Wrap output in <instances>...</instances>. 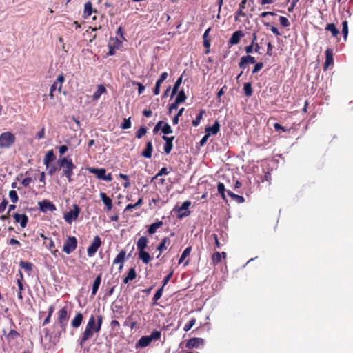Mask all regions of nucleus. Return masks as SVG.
Listing matches in <instances>:
<instances>
[{
  "label": "nucleus",
  "instance_id": "nucleus-1",
  "mask_svg": "<svg viewBox=\"0 0 353 353\" xmlns=\"http://www.w3.org/2000/svg\"><path fill=\"white\" fill-rule=\"evenodd\" d=\"M103 316L101 314H92L85 327L81 336L79 339V344L83 347L85 343L91 339L95 333H99L101 329Z\"/></svg>",
  "mask_w": 353,
  "mask_h": 353
},
{
  "label": "nucleus",
  "instance_id": "nucleus-2",
  "mask_svg": "<svg viewBox=\"0 0 353 353\" xmlns=\"http://www.w3.org/2000/svg\"><path fill=\"white\" fill-rule=\"evenodd\" d=\"M60 169H62L63 176H65L69 182L72 181V176L73 174V170L75 165L72 160L68 157L60 158L58 161Z\"/></svg>",
  "mask_w": 353,
  "mask_h": 353
},
{
  "label": "nucleus",
  "instance_id": "nucleus-3",
  "mask_svg": "<svg viewBox=\"0 0 353 353\" xmlns=\"http://www.w3.org/2000/svg\"><path fill=\"white\" fill-rule=\"evenodd\" d=\"M16 137L10 132H3L0 134V148H9L15 142Z\"/></svg>",
  "mask_w": 353,
  "mask_h": 353
},
{
  "label": "nucleus",
  "instance_id": "nucleus-4",
  "mask_svg": "<svg viewBox=\"0 0 353 353\" xmlns=\"http://www.w3.org/2000/svg\"><path fill=\"white\" fill-rule=\"evenodd\" d=\"M80 213V209L77 205H73L72 209L69 212H67L64 214L63 218L65 222L69 224H71L73 221H76L79 216Z\"/></svg>",
  "mask_w": 353,
  "mask_h": 353
},
{
  "label": "nucleus",
  "instance_id": "nucleus-5",
  "mask_svg": "<svg viewBox=\"0 0 353 353\" xmlns=\"http://www.w3.org/2000/svg\"><path fill=\"white\" fill-rule=\"evenodd\" d=\"M77 247V240L74 236H68L63 246V251L69 254Z\"/></svg>",
  "mask_w": 353,
  "mask_h": 353
},
{
  "label": "nucleus",
  "instance_id": "nucleus-6",
  "mask_svg": "<svg viewBox=\"0 0 353 353\" xmlns=\"http://www.w3.org/2000/svg\"><path fill=\"white\" fill-rule=\"evenodd\" d=\"M101 245V241L99 236H94L92 243L88 248L87 252L88 255L91 257L93 256L97 252V250Z\"/></svg>",
  "mask_w": 353,
  "mask_h": 353
},
{
  "label": "nucleus",
  "instance_id": "nucleus-7",
  "mask_svg": "<svg viewBox=\"0 0 353 353\" xmlns=\"http://www.w3.org/2000/svg\"><path fill=\"white\" fill-rule=\"evenodd\" d=\"M40 210L46 212L48 211L53 212L56 210V206L48 200H43L39 203Z\"/></svg>",
  "mask_w": 353,
  "mask_h": 353
},
{
  "label": "nucleus",
  "instance_id": "nucleus-8",
  "mask_svg": "<svg viewBox=\"0 0 353 353\" xmlns=\"http://www.w3.org/2000/svg\"><path fill=\"white\" fill-rule=\"evenodd\" d=\"M191 205V202L189 201H186L183 202L181 207H179L178 212V217L182 218L184 216H188L190 214V212L188 210L189 207Z\"/></svg>",
  "mask_w": 353,
  "mask_h": 353
},
{
  "label": "nucleus",
  "instance_id": "nucleus-9",
  "mask_svg": "<svg viewBox=\"0 0 353 353\" xmlns=\"http://www.w3.org/2000/svg\"><path fill=\"white\" fill-rule=\"evenodd\" d=\"M204 343L203 339L201 338H192L189 339L186 343V347L188 348H197Z\"/></svg>",
  "mask_w": 353,
  "mask_h": 353
},
{
  "label": "nucleus",
  "instance_id": "nucleus-10",
  "mask_svg": "<svg viewBox=\"0 0 353 353\" xmlns=\"http://www.w3.org/2000/svg\"><path fill=\"white\" fill-rule=\"evenodd\" d=\"M68 317L67 308L65 307L61 308L59 312V323L61 327L65 325Z\"/></svg>",
  "mask_w": 353,
  "mask_h": 353
},
{
  "label": "nucleus",
  "instance_id": "nucleus-11",
  "mask_svg": "<svg viewBox=\"0 0 353 353\" xmlns=\"http://www.w3.org/2000/svg\"><path fill=\"white\" fill-rule=\"evenodd\" d=\"M256 62L255 58L250 55L243 56L241 58L239 66L241 69H245L248 64L254 63Z\"/></svg>",
  "mask_w": 353,
  "mask_h": 353
},
{
  "label": "nucleus",
  "instance_id": "nucleus-12",
  "mask_svg": "<svg viewBox=\"0 0 353 353\" xmlns=\"http://www.w3.org/2000/svg\"><path fill=\"white\" fill-rule=\"evenodd\" d=\"M106 92H107V90L103 85H102V84L98 85L97 90L94 92V94L92 97V100L98 101L99 99V98L101 97V96L103 94H105Z\"/></svg>",
  "mask_w": 353,
  "mask_h": 353
},
{
  "label": "nucleus",
  "instance_id": "nucleus-13",
  "mask_svg": "<svg viewBox=\"0 0 353 353\" xmlns=\"http://www.w3.org/2000/svg\"><path fill=\"white\" fill-rule=\"evenodd\" d=\"M244 36V34L242 31L238 30L234 32L231 38L230 39L229 43L230 45H236L239 43L240 39Z\"/></svg>",
  "mask_w": 353,
  "mask_h": 353
},
{
  "label": "nucleus",
  "instance_id": "nucleus-14",
  "mask_svg": "<svg viewBox=\"0 0 353 353\" xmlns=\"http://www.w3.org/2000/svg\"><path fill=\"white\" fill-rule=\"evenodd\" d=\"M14 219L16 222L20 223L21 228H25L28 221V216L26 214H14Z\"/></svg>",
  "mask_w": 353,
  "mask_h": 353
},
{
  "label": "nucleus",
  "instance_id": "nucleus-15",
  "mask_svg": "<svg viewBox=\"0 0 353 353\" xmlns=\"http://www.w3.org/2000/svg\"><path fill=\"white\" fill-rule=\"evenodd\" d=\"M163 140L165 141V144L164 145V151L165 152L168 154L170 153L172 149V141L174 140V137H168L166 136L163 137Z\"/></svg>",
  "mask_w": 353,
  "mask_h": 353
},
{
  "label": "nucleus",
  "instance_id": "nucleus-16",
  "mask_svg": "<svg viewBox=\"0 0 353 353\" xmlns=\"http://www.w3.org/2000/svg\"><path fill=\"white\" fill-rule=\"evenodd\" d=\"M89 171L90 173L94 174L99 179L104 180L106 170L104 168H90Z\"/></svg>",
  "mask_w": 353,
  "mask_h": 353
},
{
  "label": "nucleus",
  "instance_id": "nucleus-17",
  "mask_svg": "<svg viewBox=\"0 0 353 353\" xmlns=\"http://www.w3.org/2000/svg\"><path fill=\"white\" fill-rule=\"evenodd\" d=\"M220 130L219 123L216 121L212 126H208L205 128V134L210 133V136L212 134H216Z\"/></svg>",
  "mask_w": 353,
  "mask_h": 353
},
{
  "label": "nucleus",
  "instance_id": "nucleus-18",
  "mask_svg": "<svg viewBox=\"0 0 353 353\" xmlns=\"http://www.w3.org/2000/svg\"><path fill=\"white\" fill-rule=\"evenodd\" d=\"M83 319V314L80 312L77 313L71 322L72 326L74 328L79 327L82 323Z\"/></svg>",
  "mask_w": 353,
  "mask_h": 353
},
{
  "label": "nucleus",
  "instance_id": "nucleus-19",
  "mask_svg": "<svg viewBox=\"0 0 353 353\" xmlns=\"http://www.w3.org/2000/svg\"><path fill=\"white\" fill-rule=\"evenodd\" d=\"M100 197L105 205L106 206L108 210H111L112 208V199L107 196V195L104 192L100 193Z\"/></svg>",
  "mask_w": 353,
  "mask_h": 353
},
{
  "label": "nucleus",
  "instance_id": "nucleus-20",
  "mask_svg": "<svg viewBox=\"0 0 353 353\" xmlns=\"http://www.w3.org/2000/svg\"><path fill=\"white\" fill-rule=\"evenodd\" d=\"M101 282V275L99 274L96 277V279H94V283L92 284V296H94L97 294V292L99 290V288L100 286Z\"/></svg>",
  "mask_w": 353,
  "mask_h": 353
},
{
  "label": "nucleus",
  "instance_id": "nucleus-21",
  "mask_svg": "<svg viewBox=\"0 0 353 353\" xmlns=\"http://www.w3.org/2000/svg\"><path fill=\"white\" fill-rule=\"evenodd\" d=\"M153 150L152 143L151 141H148L146 143V148L142 152V156L145 158H150L152 157V152Z\"/></svg>",
  "mask_w": 353,
  "mask_h": 353
},
{
  "label": "nucleus",
  "instance_id": "nucleus-22",
  "mask_svg": "<svg viewBox=\"0 0 353 353\" xmlns=\"http://www.w3.org/2000/svg\"><path fill=\"white\" fill-rule=\"evenodd\" d=\"M139 258L145 264H148L150 262V261L151 260V256H150V254L148 252H145V250L139 252Z\"/></svg>",
  "mask_w": 353,
  "mask_h": 353
},
{
  "label": "nucleus",
  "instance_id": "nucleus-23",
  "mask_svg": "<svg viewBox=\"0 0 353 353\" xmlns=\"http://www.w3.org/2000/svg\"><path fill=\"white\" fill-rule=\"evenodd\" d=\"M147 245L148 239L145 236L141 237L137 243V247L139 251L144 250L145 248L147 247Z\"/></svg>",
  "mask_w": 353,
  "mask_h": 353
},
{
  "label": "nucleus",
  "instance_id": "nucleus-24",
  "mask_svg": "<svg viewBox=\"0 0 353 353\" xmlns=\"http://www.w3.org/2000/svg\"><path fill=\"white\" fill-rule=\"evenodd\" d=\"M325 52H326V59H325V69H326L330 65L332 64L333 61H334L332 50L327 49Z\"/></svg>",
  "mask_w": 353,
  "mask_h": 353
},
{
  "label": "nucleus",
  "instance_id": "nucleus-25",
  "mask_svg": "<svg viewBox=\"0 0 353 353\" xmlns=\"http://www.w3.org/2000/svg\"><path fill=\"white\" fill-rule=\"evenodd\" d=\"M125 256V252L123 250H121L116 256V258L114 259L113 263L114 264L121 263L120 268H122V263L124 262Z\"/></svg>",
  "mask_w": 353,
  "mask_h": 353
},
{
  "label": "nucleus",
  "instance_id": "nucleus-26",
  "mask_svg": "<svg viewBox=\"0 0 353 353\" xmlns=\"http://www.w3.org/2000/svg\"><path fill=\"white\" fill-rule=\"evenodd\" d=\"M54 159V154L52 150H49L45 155L43 159V163L48 167L49 165V163L53 161Z\"/></svg>",
  "mask_w": 353,
  "mask_h": 353
},
{
  "label": "nucleus",
  "instance_id": "nucleus-27",
  "mask_svg": "<svg viewBox=\"0 0 353 353\" xmlns=\"http://www.w3.org/2000/svg\"><path fill=\"white\" fill-rule=\"evenodd\" d=\"M163 225L162 221H158L151 224L148 230V232L150 234H153L156 232L157 230Z\"/></svg>",
  "mask_w": 353,
  "mask_h": 353
},
{
  "label": "nucleus",
  "instance_id": "nucleus-28",
  "mask_svg": "<svg viewBox=\"0 0 353 353\" xmlns=\"http://www.w3.org/2000/svg\"><path fill=\"white\" fill-rule=\"evenodd\" d=\"M136 277V272L134 268H130L127 276L123 279L124 283H128L130 281L134 279Z\"/></svg>",
  "mask_w": 353,
  "mask_h": 353
},
{
  "label": "nucleus",
  "instance_id": "nucleus-29",
  "mask_svg": "<svg viewBox=\"0 0 353 353\" xmlns=\"http://www.w3.org/2000/svg\"><path fill=\"white\" fill-rule=\"evenodd\" d=\"M151 340L150 339V337L148 336H142L139 340V345L140 347H145L146 346H148L150 343H151Z\"/></svg>",
  "mask_w": 353,
  "mask_h": 353
},
{
  "label": "nucleus",
  "instance_id": "nucleus-30",
  "mask_svg": "<svg viewBox=\"0 0 353 353\" xmlns=\"http://www.w3.org/2000/svg\"><path fill=\"white\" fill-rule=\"evenodd\" d=\"M84 14L85 17L91 15L92 12V5L90 1H88L84 5Z\"/></svg>",
  "mask_w": 353,
  "mask_h": 353
},
{
  "label": "nucleus",
  "instance_id": "nucleus-31",
  "mask_svg": "<svg viewBox=\"0 0 353 353\" xmlns=\"http://www.w3.org/2000/svg\"><path fill=\"white\" fill-rule=\"evenodd\" d=\"M326 30L330 31L333 37H336L339 34V31L337 30L334 24L328 23L325 28Z\"/></svg>",
  "mask_w": 353,
  "mask_h": 353
},
{
  "label": "nucleus",
  "instance_id": "nucleus-32",
  "mask_svg": "<svg viewBox=\"0 0 353 353\" xmlns=\"http://www.w3.org/2000/svg\"><path fill=\"white\" fill-rule=\"evenodd\" d=\"M6 336L8 341H11L18 338L19 334L14 330H10Z\"/></svg>",
  "mask_w": 353,
  "mask_h": 353
},
{
  "label": "nucleus",
  "instance_id": "nucleus-33",
  "mask_svg": "<svg viewBox=\"0 0 353 353\" xmlns=\"http://www.w3.org/2000/svg\"><path fill=\"white\" fill-rule=\"evenodd\" d=\"M227 193L229 196H230L232 199H234L236 202H238L239 203H242L245 201V199L243 196L235 194L230 190H228Z\"/></svg>",
  "mask_w": 353,
  "mask_h": 353
},
{
  "label": "nucleus",
  "instance_id": "nucleus-34",
  "mask_svg": "<svg viewBox=\"0 0 353 353\" xmlns=\"http://www.w3.org/2000/svg\"><path fill=\"white\" fill-rule=\"evenodd\" d=\"M142 203H143V198H139V200L137 201V202L135 204H128L125 207L124 211L127 212V211L131 210L133 208H139V207H140L142 205Z\"/></svg>",
  "mask_w": 353,
  "mask_h": 353
},
{
  "label": "nucleus",
  "instance_id": "nucleus-35",
  "mask_svg": "<svg viewBox=\"0 0 353 353\" xmlns=\"http://www.w3.org/2000/svg\"><path fill=\"white\" fill-rule=\"evenodd\" d=\"M170 242V240L169 238L165 237L163 239L161 243L159 244V245L157 248V250H159L161 252H162L163 250L167 249V244H169Z\"/></svg>",
  "mask_w": 353,
  "mask_h": 353
},
{
  "label": "nucleus",
  "instance_id": "nucleus-36",
  "mask_svg": "<svg viewBox=\"0 0 353 353\" xmlns=\"http://www.w3.org/2000/svg\"><path fill=\"white\" fill-rule=\"evenodd\" d=\"M243 90H244L245 94L247 97H250L253 93L251 83H245L243 86Z\"/></svg>",
  "mask_w": 353,
  "mask_h": 353
},
{
  "label": "nucleus",
  "instance_id": "nucleus-37",
  "mask_svg": "<svg viewBox=\"0 0 353 353\" xmlns=\"http://www.w3.org/2000/svg\"><path fill=\"white\" fill-rule=\"evenodd\" d=\"M20 266L28 272H30L32 270L33 265L30 262L21 261Z\"/></svg>",
  "mask_w": 353,
  "mask_h": 353
},
{
  "label": "nucleus",
  "instance_id": "nucleus-38",
  "mask_svg": "<svg viewBox=\"0 0 353 353\" xmlns=\"http://www.w3.org/2000/svg\"><path fill=\"white\" fill-rule=\"evenodd\" d=\"M186 99V96L184 91L181 90L178 93V95L175 99L176 103H181Z\"/></svg>",
  "mask_w": 353,
  "mask_h": 353
},
{
  "label": "nucleus",
  "instance_id": "nucleus-39",
  "mask_svg": "<svg viewBox=\"0 0 353 353\" xmlns=\"http://www.w3.org/2000/svg\"><path fill=\"white\" fill-rule=\"evenodd\" d=\"M182 83V77H179L176 81L174 83V88L172 91L171 97H172L174 95H175L179 90V86L181 85Z\"/></svg>",
  "mask_w": 353,
  "mask_h": 353
},
{
  "label": "nucleus",
  "instance_id": "nucleus-40",
  "mask_svg": "<svg viewBox=\"0 0 353 353\" xmlns=\"http://www.w3.org/2000/svg\"><path fill=\"white\" fill-rule=\"evenodd\" d=\"M65 81V77L63 74L59 75L55 81V82L59 85L58 92H60L61 91L62 85Z\"/></svg>",
  "mask_w": 353,
  "mask_h": 353
},
{
  "label": "nucleus",
  "instance_id": "nucleus-41",
  "mask_svg": "<svg viewBox=\"0 0 353 353\" xmlns=\"http://www.w3.org/2000/svg\"><path fill=\"white\" fill-rule=\"evenodd\" d=\"M191 250H192L191 247H188L187 248H185L184 250V251L183 252V253L179 260V263H181L183 261V260L190 254Z\"/></svg>",
  "mask_w": 353,
  "mask_h": 353
},
{
  "label": "nucleus",
  "instance_id": "nucleus-42",
  "mask_svg": "<svg viewBox=\"0 0 353 353\" xmlns=\"http://www.w3.org/2000/svg\"><path fill=\"white\" fill-rule=\"evenodd\" d=\"M217 190H218L219 193L221 194L222 199L225 200V188L224 184L222 183H219L218 185H217Z\"/></svg>",
  "mask_w": 353,
  "mask_h": 353
},
{
  "label": "nucleus",
  "instance_id": "nucleus-43",
  "mask_svg": "<svg viewBox=\"0 0 353 353\" xmlns=\"http://www.w3.org/2000/svg\"><path fill=\"white\" fill-rule=\"evenodd\" d=\"M205 111L201 110L199 112V114L197 115L196 119L192 121V125L195 127L198 126L200 123V121L203 117V114H204Z\"/></svg>",
  "mask_w": 353,
  "mask_h": 353
},
{
  "label": "nucleus",
  "instance_id": "nucleus-44",
  "mask_svg": "<svg viewBox=\"0 0 353 353\" xmlns=\"http://www.w3.org/2000/svg\"><path fill=\"white\" fill-rule=\"evenodd\" d=\"M196 323V319H190L185 325H184V327H183V330L185 332H188L189 331L195 324Z\"/></svg>",
  "mask_w": 353,
  "mask_h": 353
},
{
  "label": "nucleus",
  "instance_id": "nucleus-45",
  "mask_svg": "<svg viewBox=\"0 0 353 353\" xmlns=\"http://www.w3.org/2000/svg\"><path fill=\"white\" fill-rule=\"evenodd\" d=\"M342 33L344 39H346L348 34V25L347 21H344L342 23Z\"/></svg>",
  "mask_w": 353,
  "mask_h": 353
},
{
  "label": "nucleus",
  "instance_id": "nucleus-46",
  "mask_svg": "<svg viewBox=\"0 0 353 353\" xmlns=\"http://www.w3.org/2000/svg\"><path fill=\"white\" fill-rule=\"evenodd\" d=\"M161 333L160 331L154 330L151 332L150 335L148 336L151 341L158 340L160 339Z\"/></svg>",
  "mask_w": 353,
  "mask_h": 353
},
{
  "label": "nucleus",
  "instance_id": "nucleus-47",
  "mask_svg": "<svg viewBox=\"0 0 353 353\" xmlns=\"http://www.w3.org/2000/svg\"><path fill=\"white\" fill-rule=\"evenodd\" d=\"M9 196H10V199L11 200V201L13 203H15L18 201V195H17V193L15 190H10L9 192Z\"/></svg>",
  "mask_w": 353,
  "mask_h": 353
},
{
  "label": "nucleus",
  "instance_id": "nucleus-48",
  "mask_svg": "<svg viewBox=\"0 0 353 353\" xmlns=\"http://www.w3.org/2000/svg\"><path fill=\"white\" fill-rule=\"evenodd\" d=\"M147 132V129L145 127H141L137 132H136V137L138 139H141L143 135H145Z\"/></svg>",
  "mask_w": 353,
  "mask_h": 353
},
{
  "label": "nucleus",
  "instance_id": "nucleus-49",
  "mask_svg": "<svg viewBox=\"0 0 353 353\" xmlns=\"http://www.w3.org/2000/svg\"><path fill=\"white\" fill-rule=\"evenodd\" d=\"M131 127V121H130V117L128 119H125L121 125V128L122 129H129Z\"/></svg>",
  "mask_w": 353,
  "mask_h": 353
},
{
  "label": "nucleus",
  "instance_id": "nucleus-50",
  "mask_svg": "<svg viewBox=\"0 0 353 353\" xmlns=\"http://www.w3.org/2000/svg\"><path fill=\"white\" fill-rule=\"evenodd\" d=\"M161 131L164 134H171L172 132V130L168 123H165L161 128Z\"/></svg>",
  "mask_w": 353,
  "mask_h": 353
},
{
  "label": "nucleus",
  "instance_id": "nucleus-51",
  "mask_svg": "<svg viewBox=\"0 0 353 353\" xmlns=\"http://www.w3.org/2000/svg\"><path fill=\"white\" fill-rule=\"evenodd\" d=\"M279 22L283 27H288L290 25L289 20L285 17H280Z\"/></svg>",
  "mask_w": 353,
  "mask_h": 353
},
{
  "label": "nucleus",
  "instance_id": "nucleus-52",
  "mask_svg": "<svg viewBox=\"0 0 353 353\" xmlns=\"http://www.w3.org/2000/svg\"><path fill=\"white\" fill-rule=\"evenodd\" d=\"M264 26L266 27H270V30L275 35H276V36L281 35V33L278 30L277 28H276L275 26H271L269 23H264Z\"/></svg>",
  "mask_w": 353,
  "mask_h": 353
},
{
  "label": "nucleus",
  "instance_id": "nucleus-53",
  "mask_svg": "<svg viewBox=\"0 0 353 353\" xmlns=\"http://www.w3.org/2000/svg\"><path fill=\"white\" fill-rule=\"evenodd\" d=\"M163 287H161L160 289H159L156 293L154 294V296H153V300L154 301H158L159 299H160V298L162 296V293H163Z\"/></svg>",
  "mask_w": 353,
  "mask_h": 353
},
{
  "label": "nucleus",
  "instance_id": "nucleus-54",
  "mask_svg": "<svg viewBox=\"0 0 353 353\" xmlns=\"http://www.w3.org/2000/svg\"><path fill=\"white\" fill-rule=\"evenodd\" d=\"M221 254L219 252H216L213 254L212 261L214 263H218L219 262L221 261Z\"/></svg>",
  "mask_w": 353,
  "mask_h": 353
},
{
  "label": "nucleus",
  "instance_id": "nucleus-55",
  "mask_svg": "<svg viewBox=\"0 0 353 353\" xmlns=\"http://www.w3.org/2000/svg\"><path fill=\"white\" fill-rule=\"evenodd\" d=\"M263 67V63H257L254 65V68L252 70V73L255 74V73L258 72L259 71H260L262 69Z\"/></svg>",
  "mask_w": 353,
  "mask_h": 353
},
{
  "label": "nucleus",
  "instance_id": "nucleus-56",
  "mask_svg": "<svg viewBox=\"0 0 353 353\" xmlns=\"http://www.w3.org/2000/svg\"><path fill=\"white\" fill-rule=\"evenodd\" d=\"M110 327L112 330H117L120 327L119 321L117 320H112L110 323Z\"/></svg>",
  "mask_w": 353,
  "mask_h": 353
},
{
  "label": "nucleus",
  "instance_id": "nucleus-57",
  "mask_svg": "<svg viewBox=\"0 0 353 353\" xmlns=\"http://www.w3.org/2000/svg\"><path fill=\"white\" fill-rule=\"evenodd\" d=\"M168 173H169V172L168 171L166 168H162L159 170L158 174L156 175V177H158L159 176H162V175H167Z\"/></svg>",
  "mask_w": 353,
  "mask_h": 353
},
{
  "label": "nucleus",
  "instance_id": "nucleus-58",
  "mask_svg": "<svg viewBox=\"0 0 353 353\" xmlns=\"http://www.w3.org/2000/svg\"><path fill=\"white\" fill-rule=\"evenodd\" d=\"M31 182L32 179L30 177H26L22 181L21 183L24 187H28Z\"/></svg>",
  "mask_w": 353,
  "mask_h": 353
},
{
  "label": "nucleus",
  "instance_id": "nucleus-59",
  "mask_svg": "<svg viewBox=\"0 0 353 353\" xmlns=\"http://www.w3.org/2000/svg\"><path fill=\"white\" fill-rule=\"evenodd\" d=\"M161 83H159V81H157L155 87L154 88V94L155 95H158L160 92V86Z\"/></svg>",
  "mask_w": 353,
  "mask_h": 353
},
{
  "label": "nucleus",
  "instance_id": "nucleus-60",
  "mask_svg": "<svg viewBox=\"0 0 353 353\" xmlns=\"http://www.w3.org/2000/svg\"><path fill=\"white\" fill-rule=\"evenodd\" d=\"M168 77V73L166 72H163L159 79L157 80V81H159V83H163Z\"/></svg>",
  "mask_w": 353,
  "mask_h": 353
},
{
  "label": "nucleus",
  "instance_id": "nucleus-61",
  "mask_svg": "<svg viewBox=\"0 0 353 353\" xmlns=\"http://www.w3.org/2000/svg\"><path fill=\"white\" fill-rule=\"evenodd\" d=\"M209 137H210V133L208 132V134H205V136H203V138L201 139V140L200 141V145H205V143L207 142Z\"/></svg>",
  "mask_w": 353,
  "mask_h": 353
},
{
  "label": "nucleus",
  "instance_id": "nucleus-62",
  "mask_svg": "<svg viewBox=\"0 0 353 353\" xmlns=\"http://www.w3.org/2000/svg\"><path fill=\"white\" fill-rule=\"evenodd\" d=\"M172 272H170L169 274H168L164 279H163V287L164 285H165L168 281H170V279H171L172 276Z\"/></svg>",
  "mask_w": 353,
  "mask_h": 353
},
{
  "label": "nucleus",
  "instance_id": "nucleus-63",
  "mask_svg": "<svg viewBox=\"0 0 353 353\" xmlns=\"http://www.w3.org/2000/svg\"><path fill=\"white\" fill-rule=\"evenodd\" d=\"M68 148L66 145H61L59 148V151L61 155H63L68 151Z\"/></svg>",
  "mask_w": 353,
  "mask_h": 353
},
{
  "label": "nucleus",
  "instance_id": "nucleus-64",
  "mask_svg": "<svg viewBox=\"0 0 353 353\" xmlns=\"http://www.w3.org/2000/svg\"><path fill=\"white\" fill-rule=\"evenodd\" d=\"M254 45L250 44L245 48V51L249 55V54L253 52Z\"/></svg>",
  "mask_w": 353,
  "mask_h": 353
}]
</instances>
